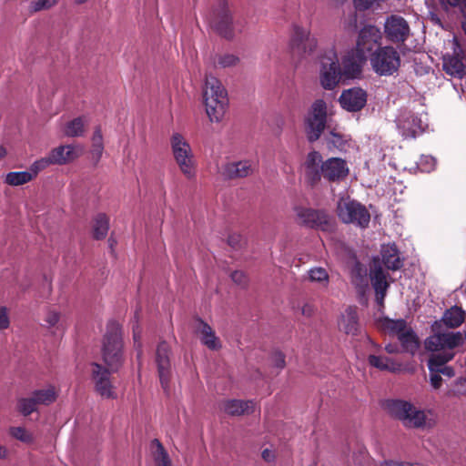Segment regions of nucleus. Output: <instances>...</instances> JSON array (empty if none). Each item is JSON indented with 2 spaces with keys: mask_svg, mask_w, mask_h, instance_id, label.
<instances>
[{
  "mask_svg": "<svg viewBox=\"0 0 466 466\" xmlns=\"http://www.w3.org/2000/svg\"><path fill=\"white\" fill-rule=\"evenodd\" d=\"M212 25L220 35L228 39L232 38L236 32H241L244 27L242 23L233 20L225 1L219 3Z\"/></svg>",
  "mask_w": 466,
  "mask_h": 466,
  "instance_id": "obj_13",
  "label": "nucleus"
},
{
  "mask_svg": "<svg viewBox=\"0 0 466 466\" xmlns=\"http://www.w3.org/2000/svg\"><path fill=\"white\" fill-rule=\"evenodd\" d=\"M239 62V58L232 54L219 55L215 62L216 66L228 68L236 66Z\"/></svg>",
  "mask_w": 466,
  "mask_h": 466,
  "instance_id": "obj_44",
  "label": "nucleus"
},
{
  "mask_svg": "<svg viewBox=\"0 0 466 466\" xmlns=\"http://www.w3.org/2000/svg\"><path fill=\"white\" fill-rule=\"evenodd\" d=\"M154 443L157 445V451L154 454L156 466H172L171 460L163 445L157 440H155Z\"/></svg>",
  "mask_w": 466,
  "mask_h": 466,
  "instance_id": "obj_41",
  "label": "nucleus"
},
{
  "mask_svg": "<svg viewBox=\"0 0 466 466\" xmlns=\"http://www.w3.org/2000/svg\"><path fill=\"white\" fill-rule=\"evenodd\" d=\"M390 414L400 420L407 428L431 429L436 423V413L432 410H420L409 401L391 400L387 402Z\"/></svg>",
  "mask_w": 466,
  "mask_h": 466,
  "instance_id": "obj_2",
  "label": "nucleus"
},
{
  "mask_svg": "<svg viewBox=\"0 0 466 466\" xmlns=\"http://www.w3.org/2000/svg\"><path fill=\"white\" fill-rule=\"evenodd\" d=\"M255 402L253 400H229L223 403V410L231 416H240L253 412Z\"/></svg>",
  "mask_w": 466,
  "mask_h": 466,
  "instance_id": "obj_29",
  "label": "nucleus"
},
{
  "mask_svg": "<svg viewBox=\"0 0 466 466\" xmlns=\"http://www.w3.org/2000/svg\"><path fill=\"white\" fill-rule=\"evenodd\" d=\"M109 229V219L105 214H98L94 219L93 234L96 239L105 238Z\"/></svg>",
  "mask_w": 466,
  "mask_h": 466,
  "instance_id": "obj_37",
  "label": "nucleus"
},
{
  "mask_svg": "<svg viewBox=\"0 0 466 466\" xmlns=\"http://www.w3.org/2000/svg\"><path fill=\"white\" fill-rule=\"evenodd\" d=\"M384 28L387 38L391 42H404L410 35L409 24L400 15L389 16L385 21Z\"/></svg>",
  "mask_w": 466,
  "mask_h": 466,
  "instance_id": "obj_17",
  "label": "nucleus"
},
{
  "mask_svg": "<svg viewBox=\"0 0 466 466\" xmlns=\"http://www.w3.org/2000/svg\"><path fill=\"white\" fill-rule=\"evenodd\" d=\"M464 318L465 312L455 306L446 310L443 315V322L450 328H457L464 321Z\"/></svg>",
  "mask_w": 466,
  "mask_h": 466,
  "instance_id": "obj_35",
  "label": "nucleus"
},
{
  "mask_svg": "<svg viewBox=\"0 0 466 466\" xmlns=\"http://www.w3.org/2000/svg\"><path fill=\"white\" fill-rule=\"evenodd\" d=\"M381 466H409V462L384 461L383 462H381Z\"/></svg>",
  "mask_w": 466,
  "mask_h": 466,
  "instance_id": "obj_58",
  "label": "nucleus"
},
{
  "mask_svg": "<svg viewBox=\"0 0 466 466\" xmlns=\"http://www.w3.org/2000/svg\"><path fill=\"white\" fill-rule=\"evenodd\" d=\"M339 329L346 334L356 335L359 330V317L356 307H348L339 321Z\"/></svg>",
  "mask_w": 466,
  "mask_h": 466,
  "instance_id": "obj_27",
  "label": "nucleus"
},
{
  "mask_svg": "<svg viewBox=\"0 0 466 466\" xmlns=\"http://www.w3.org/2000/svg\"><path fill=\"white\" fill-rule=\"evenodd\" d=\"M57 4V0H33L30 4L32 12H39L52 8Z\"/></svg>",
  "mask_w": 466,
  "mask_h": 466,
  "instance_id": "obj_48",
  "label": "nucleus"
},
{
  "mask_svg": "<svg viewBox=\"0 0 466 466\" xmlns=\"http://www.w3.org/2000/svg\"><path fill=\"white\" fill-rule=\"evenodd\" d=\"M10 433L15 439L30 443L34 441L33 435L23 427H13L10 429Z\"/></svg>",
  "mask_w": 466,
  "mask_h": 466,
  "instance_id": "obj_46",
  "label": "nucleus"
},
{
  "mask_svg": "<svg viewBox=\"0 0 466 466\" xmlns=\"http://www.w3.org/2000/svg\"><path fill=\"white\" fill-rule=\"evenodd\" d=\"M54 165L49 155L40 159L35 160L29 167L28 172L34 179L42 170L46 169L49 166Z\"/></svg>",
  "mask_w": 466,
  "mask_h": 466,
  "instance_id": "obj_43",
  "label": "nucleus"
},
{
  "mask_svg": "<svg viewBox=\"0 0 466 466\" xmlns=\"http://www.w3.org/2000/svg\"><path fill=\"white\" fill-rule=\"evenodd\" d=\"M320 64L319 79L325 89H333L339 82L342 72L333 45L323 50L319 56Z\"/></svg>",
  "mask_w": 466,
  "mask_h": 466,
  "instance_id": "obj_6",
  "label": "nucleus"
},
{
  "mask_svg": "<svg viewBox=\"0 0 466 466\" xmlns=\"http://www.w3.org/2000/svg\"><path fill=\"white\" fill-rule=\"evenodd\" d=\"M325 140L329 148H337L340 151L346 149L348 139L339 133L331 131L325 137Z\"/></svg>",
  "mask_w": 466,
  "mask_h": 466,
  "instance_id": "obj_39",
  "label": "nucleus"
},
{
  "mask_svg": "<svg viewBox=\"0 0 466 466\" xmlns=\"http://www.w3.org/2000/svg\"><path fill=\"white\" fill-rule=\"evenodd\" d=\"M378 0H354L357 9L367 10L370 8Z\"/></svg>",
  "mask_w": 466,
  "mask_h": 466,
  "instance_id": "obj_56",
  "label": "nucleus"
},
{
  "mask_svg": "<svg viewBox=\"0 0 466 466\" xmlns=\"http://www.w3.org/2000/svg\"><path fill=\"white\" fill-rule=\"evenodd\" d=\"M365 56L356 50L349 52L342 60V74L348 78H356L361 73Z\"/></svg>",
  "mask_w": 466,
  "mask_h": 466,
  "instance_id": "obj_21",
  "label": "nucleus"
},
{
  "mask_svg": "<svg viewBox=\"0 0 466 466\" xmlns=\"http://www.w3.org/2000/svg\"><path fill=\"white\" fill-rule=\"evenodd\" d=\"M10 327V317L6 307L0 306V330L7 329Z\"/></svg>",
  "mask_w": 466,
  "mask_h": 466,
  "instance_id": "obj_49",
  "label": "nucleus"
},
{
  "mask_svg": "<svg viewBox=\"0 0 466 466\" xmlns=\"http://www.w3.org/2000/svg\"><path fill=\"white\" fill-rule=\"evenodd\" d=\"M435 164V159L431 156H421L417 163V167L420 172L429 173L434 169Z\"/></svg>",
  "mask_w": 466,
  "mask_h": 466,
  "instance_id": "obj_47",
  "label": "nucleus"
},
{
  "mask_svg": "<svg viewBox=\"0 0 466 466\" xmlns=\"http://www.w3.org/2000/svg\"><path fill=\"white\" fill-rule=\"evenodd\" d=\"M122 333L120 326L111 321L108 323L104 338L102 356L108 369L102 365L91 363V379L96 391L105 399H115L116 394L110 380V371L117 370L122 365Z\"/></svg>",
  "mask_w": 466,
  "mask_h": 466,
  "instance_id": "obj_1",
  "label": "nucleus"
},
{
  "mask_svg": "<svg viewBox=\"0 0 466 466\" xmlns=\"http://www.w3.org/2000/svg\"><path fill=\"white\" fill-rule=\"evenodd\" d=\"M320 169L322 177L329 181L341 180L349 173L346 161L339 157L327 159L321 164Z\"/></svg>",
  "mask_w": 466,
  "mask_h": 466,
  "instance_id": "obj_20",
  "label": "nucleus"
},
{
  "mask_svg": "<svg viewBox=\"0 0 466 466\" xmlns=\"http://www.w3.org/2000/svg\"><path fill=\"white\" fill-rule=\"evenodd\" d=\"M272 360L274 362V365L278 369H283L286 365L285 362V356L283 353L277 351L273 354Z\"/></svg>",
  "mask_w": 466,
  "mask_h": 466,
  "instance_id": "obj_54",
  "label": "nucleus"
},
{
  "mask_svg": "<svg viewBox=\"0 0 466 466\" xmlns=\"http://www.w3.org/2000/svg\"><path fill=\"white\" fill-rule=\"evenodd\" d=\"M289 46L293 56L305 57L312 55L316 51L318 40L311 35L309 27L294 25L292 26Z\"/></svg>",
  "mask_w": 466,
  "mask_h": 466,
  "instance_id": "obj_9",
  "label": "nucleus"
},
{
  "mask_svg": "<svg viewBox=\"0 0 466 466\" xmlns=\"http://www.w3.org/2000/svg\"><path fill=\"white\" fill-rule=\"evenodd\" d=\"M367 92L360 87H352L344 90L339 98V104L343 109L349 112H359L367 104Z\"/></svg>",
  "mask_w": 466,
  "mask_h": 466,
  "instance_id": "obj_18",
  "label": "nucleus"
},
{
  "mask_svg": "<svg viewBox=\"0 0 466 466\" xmlns=\"http://www.w3.org/2000/svg\"><path fill=\"white\" fill-rule=\"evenodd\" d=\"M397 125L402 137L405 138L416 137L427 127V116L408 112L399 117Z\"/></svg>",
  "mask_w": 466,
  "mask_h": 466,
  "instance_id": "obj_15",
  "label": "nucleus"
},
{
  "mask_svg": "<svg viewBox=\"0 0 466 466\" xmlns=\"http://www.w3.org/2000/svg\"><path fill=\"white\" fill-rule=\"evenodd\" d=\"M206 113L211 122L222 120L228 106V92L214 76H208L203 92Z\"/></svg>",
  "mask_w": 466,
  "mask_h": 466,
  "instance_id": "obj_4",
  "label": "nucleus"
},
{
  "mask_svg": "<svg viewBox=\"0 0 466 466\" xmlns=\"http://www.w3.org/2000/svg\"><path fill=\"white\" fill-rule=\"evenodd\" d=\"M37 407L38 405L32 395L26 398H21L17 402V409L24 416L30 415L34 411H36Z\"/></svg>",
  "mask_w": 466,
  "mask_h": 466,
  "instance_id": "obj_40",
  "label": "nucleus"
},
{
  "mask_svg": "<svg viewBox=\"0 0 466 466\" xmlns=\"http://www.w3.org/2000/svg\"><path fill=\"white\" fill-rule=\"evenodd\" d=\"M430 383L434 390L441 388L442 384V378L437 371H430Z\"/></svg>",
  "mask_w": 466,
  "mask_h": 466,
  "instance_id": "obj_52",
  "label": "nucleus"
},
{
  "mask_svg": "<svg viewBox=\"0 0 466 466\" xmlns=\"http://www.w3.org/2000/svg\"><path fill=\"white\" fill-rule=\"evenodd\" d=\"M368 361L370 366L380 370L397 372L400 371L401 368L400 363L395 362L391 359L384 356L370 355Z\"/></svg>",
  "mask_w": 466,
  "mask_h": 466,
  "instance_id": "obj_33",
  "label": "nucleus"
},
{
  "mask_svg": "<svg viewBox=\"0 0 466 466\" xmlns=\"http://www.w3.org/2000/svg\"><path fill=\"white\" fill-rule=\"evenodd\" d=\"M173 157L184 177L188 180L197 177V162L191 146L180 133L175 132L170 137Z\"/></svg>",
  "mask_w": 466,
  "mask_h": 466,
  "instance_id": "obj_5",
  "label": "nucleus"
},
{
  "mask_svg": "<svg viewBox=\"0 0 466 466\" xmlns=\"http://www.w3.org/2000/svg\"><path fill=\"white\" fill-rule=\"evenodd\" d=\"M262 458L264 461H266L268 462L273 461L275 459V453L273 451H271L269 449H265L262 451Z\"/></svg>",
  "mask_w": 466,
  "mask_h": 466,
  "instance_id": "obj_57",
  "label": "nucleus"
},
{
  "mask_svg": "<svg viewBox=\"0 0 466 466\" xmlns=\"http://www.w3.org/2000/svg\"><path fill=\"white\" fill-rule=\"evenodd\" d=\"M310 313H311V308L309 306H308V305L304 306L303 309H302V314L309 316Z\"/></svg>",
  "mask_w": 466,
  "mask_h": 466,
  "instance_id": "obj_61",
  "label": "nucleus"
},
{
  "mask_svg": "<svg viewBox=\"0 0 466 466\" xmlns=\"http://www.w3.org/2000/svg\"><path fill=\"white\" fill-rule=\"evenodd\" d=\"M32 176L28 171H14L5 175L4 182L12 187H18L32 181Z\"/></svg>",
  "mask_w": 466,
  "mask_h": 466,
  "instance_id": "obj_38",
  "label": "nucleus"
},
{
  "mask_svg": "<svg viewBox=\"0 0 466 466\" xmlns=\"http://www.w3.org/2000/svg\"><path fill=\"white\" fill-rule=\"evenodd\" d=\"M385 350L388 352V353H390V354H393V353H399L400 352V348L398 345L396 344H388L386 345L385 347Z\"/></svg>",
  "mask_w": 466,
  "mask_h": 466,
  "instance_id": "obj_59",
  "label": "nucleus"
},
{
  "mask_svg": "<svg viewBox=\"0 0 466 466\" xmlns=\"http://www.w3.org/2000/svg\"><path fill=\"white\" fill-rule=\"evenodd\" d=\"M451 53L442 57V68L451 77L462 79L466 76V57L457 38L451 41Z\"/></svg>",
  "mask_w": 466,
  "mask_h": 466,
  "instance_id": "obj_12",
  "label": "nucleus"
},
{
  "mask_svg": "<svg viewBox=\"0 0 466 466\" xmlns=\"http://www.w3.org/2000/svg\"><path fill=\"white\" fill-rule=\"evenodd\" d=\"M354 464L361 465L368 460L367 451L365 448H360L357 454H354Z\"/></svg>",
  "mask_w": 466,
  "mask_h": 466,
  "instance_id": "obj_55",
  "label": "nucleus"
},
{
  "mask_svg": "<svg viewBox=\"0 0 466 466\" xmlns=\"http://www.w3.org/2000/svg\"><path fill=\"white\" fill-rule=\"evenodd\" d=\"M91 141V157L96 163H97L100 160L104 151L103 135L100 127H96L95 128Z\"/></svg>",
  "mask_w": 466,
  "mask_h": 466,
  "instance_id": "obj_36",
  "label": "nucleus"
},
{
  "mask_svg": "<svg viewBox=\"0 0 466 466\" xmlns=\"http://www.w3.org/2000/svg\"><path fill=\"white\" fill-rule=\"evenodd\" d=\"M195 331L200 335L201 342L209 350H216L220 349V341L208 323L200 319H196Z\"/></svg>",
  "mask_w": 466,
  "mask_h": 466,
  "instance_id": "obj_25",
  "label": "nucleus"
},
{
  "mask_svg": "<svg viewBox=\"0 0 466 466\" xmlns=\"http://www.w3.org/2000/svg\"><path fill=\"white\" fill-rule=\"evenodd\" d=\"M381 39L380 28L371 25H365L359 32L355 50L365 56H370L373 49L380 45Z\"/></svg>",
  "mask_w": 466,
  "mask_h": 466,
  "instance_id": "obj_16",
  "label": "nucleus"
},
{
  "mask_svg": "<svg viewBox=\"0 0 466 466\" xmlns=\"http://www.w3.org/2000/svg\"><path fill=\"white\" fill-rule=\"evenodd\" d=\"M458 386L461 387L462 389L457 390L458 393H466V377L460 379L457 383Z\"/></svg>",
  "mask_w": 466,
  "mask_h": 466,
  "instance_id": "obj_60",
  "label": "nucleus"
},
{
  "mask_svg": "<svg viewBox=\"0 0 466 466\" xmlns=\"http://www.w3.org/2000/svg\"><path fill=\"white\" fill-rule=\"evenodd\" d=\"M452 352H445L444 354H433L429 360L428 368L430 371H437L449 378L454 376V370L451 367L445 366V363L453 358Z\"/></svg>",
  "mask_w": 466,
  "mask_h": 466,
  "instance_id": "obj_26",
  "label": "nucleus"
},
{
  "mask_svg": "<svg viewBox=\"0 0 466 466\" xmlns=\"http://www.w3.org/2000/svg\"><path fill=\"white\" fill-rule=\"evenodd\" d=\"M322 157L317 151H311L308 154L304 163L305 176L310 184L319 182L322 177L320 166L322 164Z\"/></svg>",
  "mask_w": 466,
  "mask_h": 466,
  "instance_id": "obj_23",
  "label": "nucleus"
},
{
  "mask_svg": "<svg viewBox=\"0 0 466 466\" xmlns=\"http://www.w3.org/2000/svg\"><path fill=\"white\" fill-rule=\"evenodd\" d=\"M384 298H385V296H382V298H381V294H376V300L379 305L383 304Z\"/></svg>",
  "mask_w": 466,
  "mask_h": 466,
  "instance_id": "obj_64",
  "label": "nucleus"
},
{
  "mask_svg": "<svg viewBox=\"0 0 466 466\" xmlns=\"http://www.w3.org/2000/svg\"><path fill=\"white\" fill-rule=\"evenodd\" d=\"M6 454H7L6 449L4 446L0 445V459L5 458Z\"/></svg>",
  "mask_w": 466,
  "mask_h": 466,
  "instance_id": "obj_62",
  "label": "nucleus"
},
{
  "mask_svg": "<svg viewBox=\"0 0 466 466\" xmlns=\"http://www.w3.org/2000/svg\"><path fill=\"white\" fill-rule=\"evenodd\" d=\"M337 213L343 223L353 224L361 228H367L370 220L366 207L350 198H341L338 202Z\"/></svg>",
  "mask_w": 466,
  "mask_h": 466,
  "instance_id": "obj_8",
  "label": "nucleus"
},
{
  "mask_svg": "<svg viewBox=\"0 0 466 466\" xmlns=\"http://www.w3.org/2000/svg\"><path fill=\"white\" fill-rule=\"evenodd\" d=\"M88 123L89 119L86 116L76 117L65 125L63 129L64 135L68 137H82Z\"/></svg>",
  "mask_w": 466,
  "mask_h": 466,
  "instance_id": "obj_31",
  "label": "nucleus"
},
{
  "mask_svg": "<svg viewBox=\"0 0 466 466\" xmlns=\"http://www.w3.org/2000/svg\"><path fill=\"white\" fill-rule=\"evenodd\" d=\"M370 66L379 76H392L400 66L399 52L392 46L378 47L370 56Z\"/></svg>",
  "mask_w": 466,
  "mask_h": 466,
  "instance_id": "obj_7",
  "label": "nucleus"
},
{
  "mask_svg": "<svg viewBox=\"0 0 466 466\" xmlns=\"http://www.w3.org/2000/svg\"><path fill=\"white\" fill-rule=\"evenodd\" d=\"M443 5L452 7H459L460 10L466 15V0H441Z\"/></svg>",
  "mask_w": 466,
  "mask_h": 466,
  "instance_id": "obj_51",
  "label": "nucleus"
},
{
  "mask_svg": "<svg viewBox=\"0 0 466 466\" xmlns=\"http://www.w3.org/2000/svg\"><path fill=\"white\" fill-rule=\"evenodd\" d=\"M232 280L238 285H245L248 281L246 274L241 270H236L231 274Z\"/></svg>",
  "mask_w": 466,
  "mask_h": 466,
  "instance_id": "obj_53",
  "label": "nucleus"
},
{
  "mask_svg": "<svg viewBox=\"0 0 466 466\" xmlns=\"http://www.w3.org/2000/svg\"><path fill=\"white\" fill-rule=\"evenodd\" d=\"M370 280L376 294L386 296L389 288L387 274L380 267L375 268L370 273Z\"/></svg>",
  "mask_w": 466,
  "mask_h": 466,
  "instance_id": "obj_34",
  "label": "nucleus"
},
{
  "mask_svg": "<svg viewBox=\"0 0 466 466\" xmlns=\"http://www.w3.org/2000/svg\"><path fill=\"white\" fill-rule=\"evenodd\" d=\"M386 328L394 335H396L397 339L399 338V334L404 332L409 327H407L406 321L403 319H388L386 322Z\"/></svg>",
  "mask_w": 466,
  "mask_h": 466,
  "instance_id": "obj_45",
  "label": "nucleus"
},
{
  "mask_svg": "<svg viewBox=\"0 0 466 466\" xmlns=\"http://www.w3.org/2000/svg\"><path fill=\"white\" fill-rule=\"evenodd\" d=\"M398 340L400 342L401 351L411 355H414L420 347L418 336L411 328L399 334Z\"/></svg>",
  "mask_w": 466,
  "mask_h": 466,
  "instance_id": "obj_32",
  "label": "nucleus"
},
{
  "mask_svg": "<svg viewBox=\"0 0 466 466\" xmlns=\"http://www.w3.org/2000/svg\"><path fill=\"white\" fill-rule=\"evenodd\" d=\"M462 338L459 332L437 333L430 336L425 340L427 350L434 354H444L451 350L461 343Z\"/></svg>",
  "mask_w": 466,
  "mask_h": 466,
  "instance_id": "obj_14",
  "label": "nucleus"
},
{
  "mask_svg": "<svg viewBox=\"0 0 466 466\" xmlns=\"http://www.w3.org/2000/svg\"><path fill=\"white\" fill-rule=\"evenodd\" d=\"M327 106L321 100H316L306 118V133L310 142L318 140L326 126Z\"/></svg>",
  "mask_w": 466,
  "mask_h": 466,
  "instance_id": "obj_11",
  "label": "nucleus"
},
{
  "mask_svg": "<svg viewBox=\"0 0 466 466\" xmlns=\"http://www.w3.org/2000/svg\"><path fill=\"white\" fill-rule=\"evenodd\" d=\"M390 414L400 420L407 428L431 429L436 423V413L432 410H420L409 401L391 400L387 402Z\"/></svg>",
  "mask_w": 466,
  "mask_h": 466,
  "instance_id": "obj_3",
  "label": "nucleus"
},
{
  "mask_svg": "<svg viewBox=\"0 0 466 466\" xmlns=\"http://www.w3.org/2000/svg\"><path fill=\"white\" fill-rule=\"evenodd\" d=\"M255 166L248 160L229 162L222 167L221 174L227 178L245 177L250 175Z\"/></svg>",
  "mask_w": 466,
  "mask_h": 466,
  "instance_id": "obj_24",
  "label": "nucleus"
},
{
  "mask_svg": "<svg viewBox=\"0 0 466 466\" xmlns=\"http://www.w3.org/2000/svg\"><path fill=\"white\" fill-rule=\"evenodd\" d=\"M309 278L313 282H318L323 287L329 284V274L327 270L320 267H316L309 270Z\"/></svg>",
  "mask_w": 466,
  "mask_h": 466,
  "instance_id": "obj_42",
  "label": "nucleus"
},
{
  "mask_svg": "<svg viewBox=\"0 0 466 466\" xmlns=\"http://www.w3.org/2000/svg\"><path fill=\"white\" fill-rule=\"evenodd\" d=\"M31 395L34 397L38 406H48L56 400L58 390L56 386L48 384L43 389L34 390Z\"/></svg>",
  "mask_w": 466,
  "mask_h": 466,
  "instance_id": "obj_30",
  "label": "nucleus"
},
{
  "mask_svg": "<svg viewBox=\"0 0 466 466\" xmlns=\"http://www.w3.org/2000/svg\"><path fill=\"white\" fill-rule=\"evenodd\" d=\"M383 265L391 270L400 269L402 267V260L395 244L383 245L380 250Z\"/></svg>",
  "mask_w": 466,
  "mask_h": 466,
  "instance_id": "obj_28",
  "label": "nucleus"
},
{
  "mask_svg": "<svg viewBox=\"0 0 466 466\" xmlns=\"http://www.w3.org/2000/svg\"><path fill=\"white\" fill-rule=\"evenodd\" d=\"M60 319V313L56 310H48L45 317V321L48 328L56 326Z\"/></svg>",
  "mask_w": 466,
  "mask_h": 466,
  "instance_id": "obj_50",
  "label": "nucleus"
},
{
  "mask_svg": "<svg viewBox=\"0 0 466 466\" xmlns=\"http://www.w3.org/2000/svg\"><path fill=\"white\" fill-rule=\"evenodd\" d=\"M82 147L76 145L59 146L49 152V157L54 165H65L77 158Z\"/></svg>",
  "mask_w": 466,
  "mask_h": 466,
  "instance_id": "obj_22",
  "label": "nucleus"
},
{
  "mask_svg": "<svg viewBox=\"0 0 466 466\" xmlns=\"http://www.w3.org/2000/svg\"><path fill=\"white\" fill-rule=\"evenodd\" d=\"M294 212L298 222L307 228L329 231L333 228L332 218L325 211L297 206Z\"/></svg>",
  "mask_w": 466,
  "mask_h": 466,
  "instance_id": "obj_10",
  "label": "nucleus"
},
{
  "mask_svg": "<svg viewBox=\"0 0 466 466\" xmlns=\"http://www.w3.org/2000/svg\"><path fill=\"white\" fill-rule=\"evenodd\" d=\"M7 154L6 148L0 145V160L3 159Z\"/></svg>",
  "mask_w": 466,
  "mask_h": 466,
  "instance_id": "obj_63",
  "label": "nucleus"
},
{
  "mask_svg": "<svg viewBox=\"0 0 466 466\" xmlns=\"http://www.w3.org/2000/svg\"><path fill=\"white\" fill-rule=\"evenodd\" d=\"M169 346L162 341L158 344L156 353V361L158 369V375L162 388L167 391L170 378Z\"/></svg>",
  "mask_w": 466,
  "mask_h": 466,
  "instance_id": "obj_19",
  "label": "nucleus"
}]
</instances>
